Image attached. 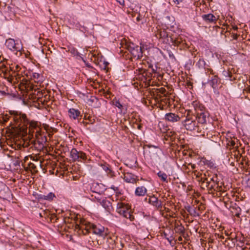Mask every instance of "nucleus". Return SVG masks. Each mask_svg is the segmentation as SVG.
I'll return each instance as SVG.
<instances>
[{
  "mask_svg": "<svg viewBox=\"0 0 250 250\" xmlns=\"http://www.w3.org/2000/svg\"><path fill=\"white\" fill-rule=\"evenodd\" d=\"M29 141L22 139V140L20 141V143L18 144V146H19V148L21 149V147L24 148L27 147L29 146Z\"/></svg>",
  "mask_w": 250,
  "mask_h": 250,
  "instance_id": "7c9ffc66",
  "label": "nucleus"
},
{
  "mask_svg": "<svg viewBox=\"0 0 250 250\" xmlns=\"http://www.w3.org/2000/svg\"><path fill=\"white\" fill-rule=\"evenodd\" d=\"M31 158H33V160L35 161L36 164L33 163H30L28 164V166L27 168L29 169L30 171L32 173H36L38 172V169H37V166L41 167L42 165V161H39L37 159L36 160L34 159V157L31 156Z\"/></svg>",
  "mask_w": 250,
  "mask_h": 250,
  "instance_id": "4468645a",
  "label": "nucleus"
},
{
  "mask_svg": "<svg viewBox=\"0 0 250 250\" xmlns=\"http://www.w3.org/2000/svg\"><path fill=\"white\" fill-rule=\"evenodd\" d=\"M213 242V239L209 238L208 240V243H212Z\"/></svg>",
  "mask_w": 250,
  "mask_h": 250,
  "instance_id": "de8ad7c7",
  "label": "nucleus"
},
{
  "mask_svg": "<svg viewBox=\"0 0 250 250\" xmlns=\"http://www.w3.org/2000/svg\"><path fill=\"white\" fill-rule=\"evenodd\" d=\"M227 73L229 75V76L230 77V76H229V72H227Z\"/></svg>",
  "mask_w": 250,
  "mask_h": 250,
  "instance_id": "6e6d98bb",
  "label": "nucleus"
},
{
  "mask_svg": "<svg viewBox=\"0 0 250 250\" xmlns=\"http://www.w3.org/2000/svg\"><path fill=\"white\" fill-rule=\"evenodd\" d=\"M6 45L9 49L13 51L20 52L22 48L21 43L16 42L14 39L10 38L6 40Z\"/></svg>",
  "mask_w": 250,
  "mask_h": 250,
  "instance_id": "423d86ee",
  "label": "nucleus"
},
{
  "mask_svg": "<svg viewBox=\"0 0 250 250\" xmlns=\"http://www.w3.org/2000/svg\"><path fill=\"white\" fill-rule=\"evenodd\" d=\"M149 152L153 158H160V156L162 154V151L159 147L152 146H149Z\"/></svg>",
  "mask_w": 250,
  "mask_h": 250,
  "instance_id": "2eb2a0df",
  "label": "nucleus"
},
{
  "mask_svg": "<svg viewBox=\"0 0 250 250\" xmlns=\"http://www.w3.org/2000/svg\"><path fill=\"white\" fill-rule=\"evenodd\" d=\"M143 9V10H141V7H140V10L137 14V16L136 17L137 21L141 22L142 24H143L146 21V14H147V12L145 10V8Z\"/></svg>",
  "mask_w": 250,
  "mask_h": 250,
  "instance_id": "dca6fc26",
  "label": "nucleus"
},
{
  "mask_svg": "<svg viewBox=\"0 0 250 250\" xmlns=\"http://www.w3.org/2000/svg\"><path fill=\"white\" fill-rule=\"evenodd\" d=\"M158 176L160 178H161L162 181L164 182H167V176L166 173L162 172V171H159L158 173Z\"/></svg>",
  "mask_w": 250,
  "mask_h": 250,
  "instance_id": "f704fd0d",
  "label": "nucleus"
},
{
  "mask_svg": "<svg viewBox=\"0 0 250 250\" xmlns=\"http://www.w3.org/2000/svg\"><path fill=\"white\" fill-rule=\"evenodd\" d=\"M70 155L71 158L74 161H79V159L85 160L86 159V156L85 153L82 151H78L75 148H73L71 150Z\"/></svg>",
  "mask_w": 250,
  "mask_h": 250,
  "instance_id": "9d476101",
  "label": "nucleus"
},
{
  "mask_svg": "<svg viewBox=\"0 0 250 250\" xmlns=\"http://www.w3.org/2000/svg\"><path fill=\"white\" fill-rule=\"evenodd\" d=\"M69 116L71 118L76 119L80 115V112L78 109L70 108L69 111Z\"/></svg>",
  "mask_w": 250,
  "mask_h": 250,
  "instance_id": "a878e982",
  "label": "nucleus"
},
{
  "mask_svg": "<svg viewBox=\"0 0 250 250\" xmlns=\"http://www.w3.org/2000/svg\"><path fill=\"white\" fill-rule=\"evenodd\" d=\"M222 190V188L221 186H219L218 184L216 183V185L213 188H212V195L214 196H216V192H219Z\"/></svg>",
  "mask_w": 250,
  "mask_h": 250,
  "instance_id": "72a5a7b5",
  "label": "nucleus"
},
{
  "mask_svg": "<svg viewBox=\"0 0 250 250\" xmlns=\"http://www.w3.org/2000/svg\"><path fill=\"white\" fill-rule=\"evenodd\" d=\"M210 83H211L212 87L213 88H217L218 84L220 83V80L217 76H214L212 78Z\"/></svg>",
  "mask_w": 250,
  "mask_h": 250,
  "instance_id": "c756f323",
  "label": "nucleus"
},
{
  "mask_svg": "<svg viewBox=\"0 0 250 250\" xmlns=\"http://www.w3.org/2000/svg\"><path fill=\"white\" fill-rule=\"evenodd\" d=\"M107 242L109 249H114L116 248L117 243L115 242L114 239L111 237H108L107 239Z\"/></svg>",
  "mask_w": 250,
  "mask_h": 250,
  "instance_id": "c85d7f7f",
  "label": "nucleus"
},
{
  "mask_svg": "<svg viewBox=\"0 0 250 250\" xmlns=\"http://www.w3.org/2000/svg\"><path fill=\"white\" fill-rule=\"evenodd\" d=\"M227 145L230 146H234L235 145V139L232 138H226Z\"/></svg>",
  "mask_w": 250,
  "mask_h": 250,
  "instance_id": "c9c22d12",
  "label": "nucleus"
},
{
  "mask_svg": "<svg viewBox=\"0 0 250 250\" xmlns=\"http://www.w3.org/2000/svg\"><path fill=\"white\" fill-rule=\"evenodd\" d=\"M101 205L107 211L110 210V207H111V205L109 201L103 200L101 202Z\"/></svg>",
  "mask_w": 250,
  "mask_h": 250,
  "instance_id": "2f4dec72",
  "label": "nucleus"
},
{
  "mask_svg": "<svg viewBox=\"0 0 250 250\" xmlns=\"http://www.w3.org/2000/svg\"><path fill=\"white\" fill-rule=\"evenodd\" d=\"M149 203L155 207L157 208H162V202L160 200H159L158 198L154 195L150 196L149 198Z\"/></svg>",
  "mask_w": 250,
  "mask_h": 250,
  "instance_id": "a211bd4d",
  "label": "nucleus"
},
{
  "mask_svg": "<svg viewBox=\"0 0 250 250\" xmlns=\"http://www.w3.org/2000/svg\"><path fill=\"white\" fill-rule=\"evenodd\" d=\"M20 88L22 90H32L33 87L32 85L30 84L28 80L25 79L23 76H22V79L20 82Z\"/></svg>",
  "mask_w": 250,
  "mask_h": 250,
  "instance_id": "ddd939ff",
  "label": "nucleus"
},
{
  "mask_svg": "<svg viewBox=\"0 0 250 250\" xmlns=\"http://www.w3.org/2000/svg\"><path fill=\"white\" fill-rule=\"evenodd\" d=\"M192 105L195 111L196 114L205 111L204 106L197 101H193L192 103Z\"/></svg>",
  "mask_w": 250,
  "mask_h": 250,
  "instance_id": "6ab92c4d",
  "label": "nucleus"
},
{
  "mask_svg": "<svg viewBox=\"0 0 250 250\" xmlns=\"http://www.w3.org/2000/svg\"><path fill=\"white\" fill-rule=\"evenodd\" d=\"M228 193L226 191L222 190L219 192H216V196L220 197L222 198V200L226 203L228 201L227 198Z\"/></svg>",
  "mask_w": 250,
  "mask_h": 250,
  "instance_id": "cd10ccee",
  "label": "nucleus"
},
{
  "mask_svg": "<svg viewBox=\"0 0 250 250\" xmlns=\"http://www.w3.org/2000/svg\"><path fill=\"white\" fill-rule=\"evenodd\" d=\"M13 120L23 133H27L28 125H29L28 132L29 133L33 132L34 129L37 130L38 128V123L36 121L29 122L25 114H16L13 117Z\"/></svg>",
  "mask_w": 250,
  "mask_h": 250,
  "instance_id": "f257e3e1",
  "label": "nucleus"
},
{
  "mask_svg": "<svg viewBox=\"0 0 250 250\" xmlns=\"http://www.w3.org/2000/svg\"><path fill=\"white\" fill-rule=\"evenodd\" d=\"M41 135L40 128H38L37 129V130L35 133V137L37 139H39L40 136Z\"/></svg>",
  "mask_w": 250,
  "mask_h": 250,
  "instance_id": "58836bf2",
  "label": "nucleus"
},
{
  "mask_svg": "<svg viewBox=\"0 0 250 250\" xmlns=\"http://www.w3.org/2000/svg\"><path fill=\"white\" fill-rule=\"evenodd\" d=\"M33 94L37 96V99L41 98L43 95L42 91H40L39 90H35L34 93H33Z\"/></svg>",
  "mask_w": 250,
  "mask_h": 250,
  "instance_id": "e433bc0d",
  "label": "nucleus"
},
{
  "mask_svg": "<svg viewBox=\"0 0 250 250\" xmlns=\"http://www.w3.org/2000/svg\"><path fill=\"white\" fill-rule=\"evenodd\" d=\"M188 113L189 111H188L186 119L182 122L183 125L187 130H195L199 127L198 123L195 117L189 115Z\"/></svg>",
  "mask_w": 250,
  "mask_h": 250,
  "instance_id": "7ed1b4c3",
  "label": "nucleus"
},
{
  "mask_svg": "<svg viewBox=\"0 0 250 250\" xmlns=\"http://www.w3.org/2000/svg\"><path fill=\"white\" fill-rule=\"evenodd\" d=\"M249 91H250V88H249Z\"/></svg>",
  "mask_w": 250,
  "mask_h": 250,
  "instance_id": "4d7b16f0",
  "label": "nucleus"
},
{
  "mask_svg": "<svg viewBox=\"0 0 250 250\" xmlns=\"http://www.w3.org/2000/svg\"><path fill=\"white\" fill-rule=\"evenodd\" d=\"M92 232L99 236L104 237L107 235V230L105 229L104 227L100 225H94L93 228H92Z\"/></svg>",
  "mask_w": 250,
  "mask_h": 250,
  "instance_id": "9b49d317",
  "label": "nucleus"
},
{
  "mask_svg": "<svg viewBox=\"0 0 250 250\" xmlns=\"http://www.w3.org/2000/svg\"><path fill=\"white\" fill-rule=\"evenodd\" d=\"M78 228L82 230V232L84 234L92 232V228H93L94 224L89 222H86L84 221L82 222L80 225H77Z\"/></svg>",
  "mask_w": 250,
  "mask_h": 250,
  "instance_id": "1a4fd4ad",
  "label": "nucleus"
},
{
  "mask_svg": "<svg viewBox=\"0 0 250 250\" xmlns=\"http://www.w3.org/2000/svg\"><path fill=\"white\" fill-rule=\"evenodd\" d=\"M120 5L123 6H125V0H116Z\"/></svg>",
  "mask_w": 250,
  "mask_h": 250,
  "instance_id": "a19ab883",
  "label": "nucleus"
},
{
  "mask_svg": "<svg viewBox=\"0 0 250 250\" xmlns=\"http://www.w3.org/2000/svg\"><path fill=\"white\" fill-rule=\"evenodd\" d=\"M11 70L12 68L9 66L6 65L4 62H0V71L9 75V72H11Z\"/></svg>",
  "mask_w": 250,
  "mask_h": 250,
  "instance_id": "b1692460",
  "label": "nucleus"
},
{
  "mask_svg": "<svg viewBox=\"0 0 250 250\" xmlns=\"http://www.w3.org/2000/svg\"><path fill=\"white\" fill-rule=\"evenodd\" d=\"M226 235L227 236V237L226 238L224 241H223V240L225 239L224 236L221 234L215 233L214 237H215V239L218 241V242H222L226 247L230 248L234 246L235 243L236 241V239L229 237L228 235L227 234H226Z\"/></svg>",
  "mask_w": 250,
  "mask_h": 250,
  "instance_id": "20e7f679",
  "label": "nucleus"
},
{
  "mask_svg": "<svg viewBox=\"0 0 250 250\" xmlns=\"http://www.w3.org/2000/svg\"><path fill=\"white\" fill-rule=\"evenodd\" d=\"M188 168H191L192 169H194L195 168V165L194 164L189 163L188 164Z\"/></svg>",
  "mask_w": 250,
  "mask_h": 250,
  "instance_id": "79ce46f5",
  "label": "nucleus"
},
{
  "mask_svg": "<svg viewBox=\"0 0 250 250\" xmlns=\"http://www.w3.org/2000/svg\"><path fill=\"white\" fill-rule=\"evenodd\" d=\"M16 67V71H18V69L19 67H18V65H17Z\"/></svg>",
  "mask_w": 250,
  "mask_h": 250,
  "instance_id": "5fc2aeb1",
  "label": "nucleus"
},
{
  "mask_svg": "<svg viewBox=\"0 0 250 250\" xmlns=\"http://www.w3.org/2000/svg\"><path fill=\"white\" fill-rule=\"evenodd\" d=\"M117 211L124 217L129 219L131 221L134 219L130 206L122 202H119L117 205Z\"/></svg>",
  "mask_w": 250,
  "mask_h": 250,
  "instance_id": "f03ea898",
  "label": "nucleus"
},
{
  "mask_svg": "<svg viewBox=\"0 0 250 250\" xmlns=\"http://www.w3.org/2000/svg\"><path fill=\"white\" fill-rule=\"evenodd\" d=\"M178 240L179 241H181L182 240V238L181 236L178 237Z\"/></svg>",
  "mask_w": 250,
  "mask_h": 250,
  "instance_id": "3c124183",
  "label": "nucleus"
},
{
  "mask_svg": "<svg viewBox=\"0 0 250 250\" xmlns=\"http://www.w3.org/2000/svg\"><path fill=\"white\" fill-rule=\"evenodd\" d=\"M55 197V195L52 192L49 193L47 195H40L39 199L40 200H44L47 201L52 200Z\"/></svg>",
  "mask_w": 250,
  "mask_h": 250,
  "instance_id": "bb28decb",
  "label": "nucleus"
},
{
  "mask_svg": "<svg viewBox=\"0 0 250 250\" xmlns=\"http://www.w3.org/2000/svg\"><path fill=\"white\" fill-rule=\"evenodd\" d=\"M11 195L10 191L5 184L0 183V198L3 200H7Z\"/></svg>",
  "mask_w": 250,
  "mask_h": 250,
  "instance_id": "6e6552de",
  "label": "nucleus"
},
{
  "mask_svg": "<svg viewBox=\"0 0 250 250\" xmlns=\"http://www.w3.org/2000/svg\"><path fill=\"white\" fill-rule=\"evenodd\" d=\"M195 119L197 120L198 125H205L207 123V120L208 119V115L207 112L204 111L201 112L200 113H198L196 114V117Z\"/></svg>",
  "mask_w": 250,
  "mask_h": 250,
  "instance_id": "f8f14e48",
  "label": "nucleus"
},
{
  "mask_svg": "<svg viewBox=\"0 0 250 250\" xmlns=\"http://www.w3.org/2000/svg\"><path fill=\"white\" fill-rule=\"evenodd\" d=\"M159 92H160L161 93H162V94H165V93L166 92V89H165V88H164V87H161V88H160L159 89Z\"/></svg>",
  "mask_w": 250,
  "mask_h": 250,
  "instance_id": "c03bdc74",
  "label": "nucleus"
},
{
  "mask_svg": "<svg viewBox=\"0 0 250 250\" xmlns=\"http://www.w3.org/2000/svg\"><path fill=\"white\" fill-rule=\"evenodd\" d=\"M206 64L205 61L203 59H200L197 62V65L199 67H204Z\"/></svg>",
  "mask_w": 250,
  "mask_h": 250,
  "instance_id": "4c0bfd02",
  "label": "nucleus"
},
{
  "mask_svg": "<svg viewBox=\"0 0 250 250\" xmlns=\"http://www.w3.org/2000/svg\"><path fill=\"white\" fill-rule=\"evenodd\" d=\"M230 210L232 216H236L238 218L240 217L241 209L238 206L235 205L230 207Z\"/></svg>",
  "mask_w": 250,
  "mask_h": 250,
  "instance_id": "5701e85b",
  "label": "nucleus"
},
{
  "mask_svg": "<svg viewBox=\"0 0 250 250\" xmlns=\"http://www.w3.org/2000/svg\"><path fill=\"white\" fill-rule=\"evenodd\" d=\"M9 76L10 77L11 81H13L15 79L16 80L15 82H20L22 79V76H21V74L16 72L15 70L13 71L12 70H11V72H9Z\"/></svg>",
  "mask_w": 250,
  "mask_h": 250,
  "instance_id": "4be33fe9",
  "label": "nucleus"
},
{
  "mask_svg": "<svg viewBox=\"0 0 250 250\" xmlns=\"http://www.w3.org/2000/svg\"><path fill=\"white\" fill-rule=\"evenodd\" d=\"M216 185V183L213 180L212 178H206L202 182L201 187L204 189L207 188L209 193H212V188Z\"/></svg>",
  "mask_w": 250,
  "mask_h": 250,
  "instance_id": "39448f33",
  "label": "nucleus"
},
{
  "mask_svg": "<svg viewBox=\"0 0 250 250\" xmlns=\"http://www.w3.org/2000/svg\"><path fill=\"white\" fill-rule=\"evenodd\" d=\"M184 227H182V226H180L179 227V230L182 232V233H184Z\"/></svg>",
  "mask_w": 250,
  "mask_h": 250,
  "instance_id": "49530a36",
  "label": "nucleus"
},
{
  "mask_svg": "<svg viewBox=\"0 0 250 250\" xmlns=\"http://www.w3.org/2000/svg\"><path fill=\"white\" fill-rule=\"evenodd\" d=\"M247 245L248 247V250H250V244H247Z\"/></svg>",
  "mask_w": 250,
  "mask_h": 250,
  "instance_id": "603ef678",
  "label": "nucleus"
},
{
  "mask_svg": "<svg viewBox=\"0 0 250 250\" xmlns=\"http://www.w3.org/2000/svg\"><path fill=\"white\" fill-rule=\"evenodd\" d=\"M6 12H7L8 13V16L10 17H11L12 16H15V8L14 7H11V6L7 7Z\"/></svg>",
  "mask_w": 250,
  "mask_h": 250,
  "instance_id": "473e14b6",
  "label": "nucleus"
},
{
  "mask_svg": "<svg viewBox=\"0 0 250 250\" xmlns=\"http://www.w3.org/2000/svg\"><path fill=\"white\" fill-rule=\"evenodd\" d=\"M165 119L166 120L170 122H178L180 120V117L173 113H169L166 115Z\"/></svg>",
  "mask_w": 250,
  "mask_h": 250,
  "instance_id": "aec40b11",
  "label": "nucleus"
},
{
  "mask_svg": "<svg viewBox=\"0 0 250 250\" xmlns=\"http://www.w3.org/2000/svg\"><path fill=\"white\" fill-rule=\"evenodd\" d=\"M123 178L126 182L131 183H136L139 180L136 176L129 172L124 173Z\"/></svg>",
  "mask_w": 250,
  "mask_h": 250,
  "instance_id": "f3484780",
  "label": "nucleus"
},
{
  "mask_svg": "<svg viewBox=\"0 0 250 250\" xmlns=\"http://www.w3.org/2000/svg\"><path fill=\"white\" fill-rule=\"evenodd\" d=\"M241 250H248V247L246 246L242 248Z\"/></svg>",
  "mask_w": 250,
  "mask_h": 250,
  "instance_id": "09e8293b",
  "label": "nucleus"
},
{
  "mask_svg": "<svg viewBox=\"0 0 250 250\" xmlns=\"http://www.w3.org/2000/svg\"><path fill=\"white\" fill-rule=\"evenodd\" d=\"M147 193V189L144 186L137 187L135 191V194L137 196H144Z\"/></svg>",
  "mask_w": 250,
  "mask_h": 250,
  "instance_id": "393cba45",
  "label": "nucleus"
},
{
  "mask_svg": "<svg viewBox=\"0 0 250 250\" xmlns=\"http://www.w3.org/2000/svg\"><path fill=\"white\" fill-rule=\"evenodd\" d=\"M48 133L49 137H51V136L53 135V133L51 132H48Z\"/></svg>",
  "mask_w": 250,
  "mask_h": 250,
  "instance_id": "8fccbe9b",
  "label": "nucleus"
},
{
  "mask_svg": "<svg viewBox=\"0 0 250 250\" xmlns=\"http://www.w3.org/2000/svg\"><path fill=\"white\" fill-rule=\"evenodd\" d=\"M115 105L116 107H118L120 109L122 110V109L123 108V105L122 104L119 102V101H117L115 103Z\"/></svg>",
  "mask_w": 250,
  "mask_h": 250,
  "instance_id": "ea45409f",
  "label": "nucleus"
},
{
  "mask_svg": "<svg viewBox=\"0 0 250 250\" xmlns=\"http://www.w3.org/2000/svg\"><path fill=\"white\" fill-rule=\"evenodd\" d=\"M144 72V70L143 69H142V70L140 71V73H143Z\"/></svg>",
  "mask_w": 250,
  "mask_h": 250,
  "instance_id": "864d4df0",
  "label": "nucleus"
},
{
  "mask_svg": "<svg viewBox=\"0 0 250 250\" xmlns=\"http://www.w3.org/2000/svg\"><path fill=\"white\" fill-rule=\"evenodd\" d=\"M128 50L130 52L132 57L136 59H140L143 56V52L141 46H135L133 44L129 45Z\"/></svg>",
  "mask_w": 250,
  "mask_h": 250,
  "instance_id": "0eeeda50",
  "label": "nucleus"
},
{
  "mask_svg": "<svg viewBox=\"0 0 250 250\" xmlns=\"http://www.w3.org/2000/svg\"><path fill=\"white\" fill-rule=\"evenodd\" d=\"M203 19L207 22L216 23L218 18L212 14L203 15L202 16Z\"/></svg>",
  "mask_w": 250,
  "mask_h": 250,
  "instance_id": "412c9836",
  "label": "nucleus"
},
{
  "mask_svg": "<svg viewBox=\"0 0 250 250\" xmlns=\"http://www.w3.org/2000/svg\"><path fill=\"white\" fill-rule=\"evenodd\" d=\"M103 64L104 65V69H105L109 64V63L107 62L104 61Z\"/></svg>",
  "mask_w": 250,
  "mask_h": 250,
  "instance_id": "a18cd8bd",
  "label": "nucleus"
},
{
  "mask_svg": "<svg viewBox=\"0 0 250 250\" xmlns=\"http://www.w3.org/2000/svg\"><path fill=\"white\" fill-rule=\"evenodd\" d=\"M183 0H173V2L174 4L178 5L180 3V2H182Z\"/></svg>",
  "mask_w": 250,
  "mask_h": 250,
  "instance_id": "37998d69",
  "label": "nucleus"
}]
</instances>
